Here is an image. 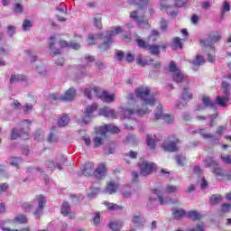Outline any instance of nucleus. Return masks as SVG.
<instances>
[{"label":"nucleus","mask_w":231,"mask_h":231,"mask_svg":"<svg viewBox=\"0 0 231 231\" xmlns=\"http://www.w3.org/2000/svg\"><path fill=\"white\" fill-rule=\"evenodd\" d=\"M136 98L141 100V107L136 110L126 109L125 110V115L126 116H133V115H137V116H144L151 113V107L156 106V98L153 96H151V88L145 86H140L134 90Z\"/></svg>","instance_id":"1"},{"label":"nucleus","mask_w":231,"mask_h":231,"mask_svg":"<svg viewBox=\"0 0 231 231\" xmlns=\"http://www.w3.org/2000/svg\"><path fill=\"white\" fill-rule=\"evenodd\" d=\"M168 69L171 73L173 82H176L177 84H181L182 82L186 86L190 84V80L185 74H183V72H181V69H179L176 61L171 60L168 65Z\"/></svg>","instance_id":"2"},{"label":"nucleus","mask_w":231,"mask_h":231,"mask_svg":"<svg viewBox=\"0 0 231 231\" xmlns=\"http://www.w3.org/2000/svg\"><path fill=\"white\" fill-rule=\"evenodd\" d=\"M91 93H94V97H97V98H101L103 102H106L107 104H111V102L115 101V94H109L107 91H101L98 87H95L91 89H86L85 90V97L87 98H93V96H91Z\"/></svg>","instance_id":"3"},{"label":"nucleus","mask_w":231,"mask_h":231,"mask_svg":"<svg viewBox=\"0 0 231 231\" xmlns=\"http://www.w3.org/2000/svg\"><path fill=\"white\" fill-rule=\"evenodd\" d=\"M32 125V121L29 119H24L20 123V132H17V128H13L11 132V140H17V138H23V140H28L30 133V126Z\"/></svg>","instance_id":"4"},{"label":"nucleus","mask_w":231,"mask_h":231,"mask_svg":"<svg viewBox=\"0 0 231 231\" xmlns=\"http://www.w3.org/2000/svg\"><path fill=\"white\" fill-rule=\"evenodd\" d=\"M135 42L141 50H145L150 53V55H160V48L165 51L167 49V44H163L162 46L156 45V44H151L149 42L142 39V38H137L135 40Z\"/></svg>","instance_id":"5"},{"label":"nucleus","mask_w":231,"mask_h":231,"mask_svg":"<svg viewBox=\"0 0 231 231\" xmlns=\"http://www.w3.org/2000/svg\"><path fill=\"white\" fill-rule=\"evenodd\" d=\"M122 33V27H113L112 30L106 32V36L105 37L104 42L98 46V50L101 52L107 51L108 48H111L113 44V37Z\"/></svg>","instance_id":"6"},{"label":"nucleus","mask_w":231,"mask_h":231,"mask_svg":"<svg viewBox=\"0 0 231 231\" xmlns=\"http://www.w3.org/2000/svg\"><path fill=\"white\" fill-rule=\"evenodd\" d=\"M178 143H181V140L176 137V135H171L163 142L162 147L166 152H178L180 151Z\"/></svg>","instance_id":"7"},{"label":"nucleus","mask_w":231,"mask_h":231,"mask_svg":"<svg viewBox=\"0 0 231 231\" xmlns=\"http://www.w3.org/2000/svg\"><path fill=\"white\" fill-rule=\"evenodd\" d=\"M76 90L74 88H69L66 92L65 95L62 96L60 93H55V94H51L49 95L48 98L51 100V102H64V101H69L73 100L75 98L76 95Z\"/></svg>","instance_id":"8"},{"label":"nucleus","mask_w":231,"mask_h":231,"mask_svg":"<svg viewBox=\"0 0 231 231\" xmlns=\"http://www.w3.org/2000/svg\"><path fill=\"white\" fill-rule=\"evenodd\" d=\"M204 167H206L207 169H211V172H213V174L217 178H225V170L221 168L217 161H215V160L205 161Z\"/></svg>","instance_id":"9"},{"label":"nucleus","mask_w":231,"mask_h":231,"mask_svg":"<svg viewBox=\"0 0 231 231\" xmlns=\"http://www.w3.org/2000/svg\"><path fill=\"white\" fill-rule=\"evenodd\" d=\"M141 176H149L154 172V163L146 161H140L138 162Z\"/></svg>","instance_id":"10"},{"label":"nucleus","mask_w":231,"mask_h":231,"mask_svg":"<svg viewBox=\"0 0 231 231\" xmlns=\"http://www.w3.org/2000/svg\"><path fill=\"white\" fill-rule=\"evenodd\" d=\"M228 88H230V83L224 81L222 83V88L226 97H217L216 98V102L218 106H220V107H226V104L228 103V97H230V90H228Z\"/></svg>","instance_id":"11"},{"label":"nucleus","mask_w":231,"mask_h":231,"mask_svg":"<svg viewBox=\"0 0 231 231\" xmlns=\"http://www.w3.org/2000/svg\"><path fill=\"white\" fill-rule=\"evenodd\" d=\"M97 109H98V106L95 103L88 106L82 119L79 120V124H89V122L93 120V113L97 111Z\"/></svg>","instance_id":"12"},{"label":"nucleus","mask_w":231,"mask_h":231,"mask_svg":"<svg viewBox=\"0 0 231 231\" xmlns=\"http://www.w3.org/2000/svg\"><path fill=\"white\" fill-rule=\"evenodd\" d=\"M199 44L203 47V52L208 54V62H214L216 60V50H214V46L203 41H199Z\"/></svg>","instance_id":"13"},{"label":"nucleus","mask_w":231,"mask_h":231,"mask_svg":"<svg viewBox=\"0 0 231 231\" xmlns=\"http://www.w3.org/2000/svg\"><path fill=\"white\" fill-rule=\"evenodd\" d=\"M157 109L159 112L155 113V120H163L166 124H172L174 120L172 116L163 114V106L162 105H159Z\"/></svg>","instance_id":"14"},{"label":"nucleus","mask_w":231,"mask_h":231,"mask_svg":"<svg viewBox=\"0 0 231 231\" xmlns=\"http://www.w3.org/2000/svg\"><path fill=\"white\" fill-rule=\"evenodd\" d=\"M208 40H199V41L206 42V44H210L211 46H214L216 42H219V41H221V39L223 38L219 31H211L208 33Z\"/></svg>","instance_id":"15"},{"label":"nucleus","mask_w":231,"mask_h":231,"mask_svg":"<svg viewBox=\"0 0 231 231\" xmlns=\"http://www.w3.org/2000/svg\"><path fill=\"white\" fill-rule=\"evenodd\" d=\"M94 176L97 180H104L107 176V166H106V163L102 162L97 166L94 170Z\"/></svg>","instance_id":"16"},{"label":"nucleus","mask_w":231,"mask_h":231,"mask_svg":"<svg viewBox=\"0 0 231 231\" xmlns=\"http://www.w3.org/2000/svg\"><path fill=\"white\" fill-rule=\"evenodd\" d=\"M36 198L38 200V209H36L33 214L37 217V219H40L41 216H42V213L44 212L46 198L42 195H38Z\"/></svg>","instance_id":"17"},{"label":"nucleus","mask_w":231,"mask_h":231,"mask_svg":"<svg viewBox=\"0 0 231 231\" xmlns=\"http://www.w3.org/2000/svg\"><path fill=\"white\" fill-rule=\"evenodd\" d=\"M70 211L71 206H69V203L68 201H64L60 207L61 215L64 216V217L69 216V219H75L76 214Z\"/></svg>","instance_id":"18"},{"label":"nucleus","mask_w":231,"mask_h":231,"mask_svg":"<svg viewBox=\"0 0 231 231\" xmlns=\"http://www.w3.org/2000/svg\"><path fill=\"white\" fill-rule=\"evenodd\" d=\"M107 138V135L105 133L100 132V126L96 129V136L93 139L94 147H100L102 145V142Z\"/></svg>","instance_id":"19"},{"label":"nucleus","mask_w":231,"mask_h":231,"mask_svg":"<svg viewBox=\"0 0 231 231\" xmlns=\"http://www.w3.org/2000/svg\"><path fill=\"white\" fill-rule=\"evenodd\" d=\"M199 134L204 138V140H211V146L219 145V139L212 134H207L205 129L199 130Z\"/></svg>","instance_id":"20"},{"label":"nucleus","mask_w":231,"mask_h":231,"mask_svg":"<svg viewBox=\"0 0 231 231\" xmlns=\"http://www.w3.org/2000/svg\"><path fill=\"white\" fill-rule=\"evenodd\" d=\"M99 115L106 118H116L118 116V112L109 108L108 106H104L99 110Z\"/></svg>","instance_id":"21"},{"label":"nucleus","mask_w":231,"mask_h":231,"mask_svg":"<svg viewBox=\"0 0 231 231\" xmlns=\"http://www.w3.org/2000/svg\"><path fill=\"white\" fill-rule=\"evenodd\" d=\"M100 133H105L107 136L108 133H111L112 134L120 133V128L116 125H104L103 126H99Z\"/></svg>","instance_id":"22"},{"label":"nucleus","mask_w":231,"mask_h":231,"mask_svg":"<svg viewBox=\"0 0 231 231\" xmlns=\"http://www.w3.org/2000/svg\"><path fill=\"white\" fill-rule=\"evenodd\" d=\"M130 17L133 19V21H135L138 24V26H141V24H145L146 20L144 15H138V11H133L130 13Z\"/></svg>","instance_id":"23"},{"label":"nucleus","mask_w":231,"mask_h":231,"mask_svg":"<svg viewBox=\"0 0 231 231\" xmlns=\"http://www.w3.org/2000/svg\"><path fill=\"white\" fill-rule=\"evenodd\" d=\"M95 172V164L93 162H87L83 166L82 174L84 176H92Z\"/></svg>","instance_id":"24"},{"label":"nucleus","mask_w":231,"mask_h":231,"mask_svg":"<svg viewBox=\"0 0 231 231\" xmlns=\"http://www.w3.org/2000/svg\"><path fill=\"white\" fill-rule=\"evenodd\" d=\"M172 217L177 221H180V219H183L184 216L187 215V211L183 208H172L171 209Z\"/></svg>","instance_id":"25"},{"label":"nucleus","mask_w":231,"mask_h":231,"mask_svg":"<svg viewBox=\"0 0 231 231\" xmlns=\"http://www.w3.org/2000/svg\"><path fill=\"white\" fill-rule=\"evenodd\" d=\"M190 62L192 64V69L194 71H196L202 64H205L206 60L203 56L198 54L196 58Z\"/></svg>","instance_id":"26"},{"label":"nucleus","mask_w":231,"mask_h":231,"mask_svg":"<svg viewBox=\"0 0 231 231\" xmlns=\"http://www.w3.org/2000/svg\"><path fill=\"white\" fill-rule=\"evenodd\" d=\"M158 142H160V140L156 138V135L152 137V134H147L146 143L149 149H151L152 151H154V149H156V143Z\"/></svg>","instance_id":"27"},{"label":"nucleus","mask_w":231,"mask_h":231,"mask_svg":"<svg viewBox=\"0 0 231 231\" xmlns=\"http://www.w3.org/2000/svg\"><path fill=\"white\" fill-rule=\"evenodd\" d=\"M118 190V184L115 183L114 181H110L106 183V187L105 189V192L106 194H116Z\"/></svg>","instance_id":"28"},{"label":"nucleus","mask_w":231,"mask_h":231,"mask_svg":"<svg viewBox=\"0 0 231 231\" xmlns=\"http://www.w3.org/2000/svg\"><path fill=\"white\" fill-rule=\"evenodd\" d=\"M130 5L137 6L138 10H144L145 6L149 5V0H132L130 1Z\"/></svg>","instance_id":"29"},{"label":"nucleus","mask_w":231,"mask_h":231,"mask_svg":"<svg viewBox=\"0 0 231 231\" xmlns=\"http://www.w3.org/2000/svg\"><path fill=\"white\" fill-rule=\"evenodd\" d=\"M186 217L189 219H191L192 221H199L201 217H203V215L199 214V212L196 210H191L189 212H186Z\"/></svg>","instance_id":"30"},{"label":"nucleus","mask_w":231,"mask_h":231,"mask_svg":"<svg viewBox=\"0 0 231 231\" xmlns=\"http://www.w3.org/2000/svg\"><path fill=\"white\" fill-rule=\"evenodd\" d=\"M28 80V78L23 74H13L10 78V83L14 84V82H26Z\"/></svg>","instance_id":"31"},{"label":"nucleus","mask_w":231,"mask_h":231,"mask_svg":"<svg viewBox=\"0 0 231 231\" xmlns=\"http://www.w3.org/2000/svg\"><path fill=\"white\" fill-rule=\"evenodd\" d=\"M221 201H223V196H221L219 194H213L209 198V203L213 207L216 205H219V203H221Z\"/></svg>","instance_id":"32"},{"label":"nucleus","mask_w":231,"mask_h":231,"mask_svg":"<svg viewBox=\"0 0 231 231\" xmlns=\"http://www.w3.org/2000/svg\"><path fill=\"white\" fill-rule=\"evenodd\" d=\"M102 40L104 39V36L102 35V33L99 34H90L88 36V42L89 44V46H93V44H97V40Z\"/></svg>","instance_id":"33"},{"label":"nucleus","mask_w":231,"mask_h":231,"mask_svg":"<svg viewBox=\"0 0 231 231\" xmlns=\"http://www.w3.org/2000/svg\"><path fill=\"white\" fill-rule=\"evenodd\" d=\"M103 205H105V207H106L107 210H122V208H124V207L118 205V204H115V203H110L109 201L106 200L103 202Z\"/></svg>","instance_id":"34"},{"label":"nucleus","mask_w":231,"mask_h":231,"mask_svg":"<svg viewBox=\"0 0 231 231\" xmlns=\"http://www.w3.org/2000/svg\"><path fill=\"white\" fill-rule=\"evenodd\" d=\"M55 36H51V42H50V49L51 50V55H53L54 57L56 55H60V53H62V51H60V49H55Z\"/></svg>","instance_id":"35"},{"label":"nucleus","mask_w":231,"mask_h":231,"mask_svg":"<svg viewBox=\"0 0 231 231\" xmlns=\"http://www.w3.org/2000/svg\"><path fill=\"white\" fill-rule=\"evenodd\" d=\"M182 50L183 49V42H181V38L175 37L172 41V49L173 50Z\"/></svg>","instance_id":"36"},{"label":"nucleus","mask_w":231,"mask_h":231,"mask_svg":"<svg viewBox=\"0 0 231 231\" xmlns=\"http://www.w3.org/2000/svg\"><path fill=\"white\" fill-rule=\"evenodd\" d=\"M13 223H19V225H26L28 223V217L25 215H18L13 220Z\"/></svg>","instance_id":"37"},{"label":"nucleus","mask_w":231,"mask_h":231,"mask_svg":"<svg viewBox=\"0 0 231 231\" xmlns=\"http://www.w3.org/2000/svg\"><path fill=\"white\" fill-rule=\"evenodd\" d=\"M202 102H203L204 106H206V107H211L212 109H214V107H216V103H214V101L210 100V97H208V96L202 97Z\"/></svg>","instance_id":"38"},{"label":"nucleus","mask_w":231,"mask_h":231,"mask_svg":"<svg viewBox=\"0 0 231 231\" xmlns=\"http://www.w3.org/2000/svg\"><path fill=\"white\" fill-rule=\"evenodd\" d=\"M69 124V117H68V115L64 114L59 120H58V125L60 127H66V125Z\"/></svg>","instance_id":"39"},{"label":"nucleus","mask_w":231,"mask_h":231,"mask_svg":"<svg viewBox=\"0 0 231 231\" xmlns=\"http://www.w3.org/2000/svg\"><path fill=\"white\" fill-rule=\"evenodd\" d=\"M182 99L183 100H192V92L190 91V88H183Z\"/></svg>","instance_id":"40"},{"label":"nucleus","mask_w":231,"mask_h":231,"mask_svg":"<svg viewBox=\"0 0 231 231\" xmlns=\"http://www.w3.org/2000/svg\"><path fill=\"white\" fill-rule=\"evenodd\" d=\"M151 39L153 41V42L158 41V39H160V32H158V30H152L147 40L151 41Z\"/></svg>","instance_id":"41"},{"label":"nucleus","mask_w":231,"mask_h":231,"mask_svg":"<svg viewBox=\"0 0 231 231\" xmlns=\"http://www.w3.org/2000/svg\"><path fill=\"white\" fill-rule=\"evenodd\" d=\"M176 162L180 167H183V165H185V162H187V157L183 154H179L176 156Z\"/></svg>","instance_id":"42"},{"label":"nucleus","mask_w":231,"mask_h":231,"mask_svg":"<svg viewBox=\"0 0 231 231\" xmlns=\"http://www.w3.org/2000/svg\"><path fill=\"white\" fill-rule=\"evenodd\" d=\"M231 210V204L230 203H223L220 207L221 214H228Z\"/></svg>","instance_id":"43"},{"label":"nucleus","mask_w":231,"mask_h":231,"mask_svg":"<svg viewBox=\"0 0 231 231\" xmlns=\"http://www.w3.org/2000/svg\"><path fill=\"white\" fill-rule=\"evenodd\" d=\"M94 24L96 28L102 30V16L97 15L94 17Z\"/></svg>","instance_id":"44"},{"label":"nucleus","mask_w":231,"mask_h":231,"mask_svg":"<svg viewBox=\"0 0 231 231\" xmlns=\"http://www.w3.org/2000/svg\"><path fill=\"white\" fill-rule=\"evenodd\" d=\"M23 162V159L14 157L11 160L10 165H13V167H15L16 169H19V165Z\"/></svg>","instance_id":"45"},{"label":"nucleus","mask_w":231,"mask_h":231,"mask_svg":"<svg viewBox=\"0 0 231 231\" xmlns=\"http://www.w3.org/2000/svg\"><path fill=\"white\" fill-rule=\"evenodd\" d=\"M109 228L113 231H120V228H122V224L119 222H111L109 224Z\"/></svg>","instance_id":"46"},{"label":"nucleus","mask_w":231,"mask_h":231,"mask_svg":"<svg viewBox=\"0 0 231 231\" xmlns=\"http://www.w3.org/2000/svg\"><path fill=\"white\" fill-rule=\"evenodd\" d=\"M220 158L226 165H231V155H228L226 153H222L220 155Z\"/></svg>","instance_id":"47"},{"label":"nucleus","mask_w":231,"mask_h":231,"mask_svg":"<svg viewBox=\"0 0 231 231\" xmlns=\"http://www.w3.org/2000/svg\"><path fill=\"white\" fill-rule=\"evenodd\" d=\"M136 61H137V65L142 66L143 68H144V66H147V64H149V61H147V60H143V58H142V55L137 56Z\"/></svg>","instance_id":"48"},{"label":"nucleus","mask_w":231,"mask_h":231,"mask_svg":"<svg viewBox=\"0 0 231 231\" xmlns=\"http://www.w3.org/2000/svg\"><path fill=\"white\" fill-rule=\"evenodd\" d=\"M178 190V187L171 185V184H167L166 185V191L168 194H174Z\"/></svg>","instance_id":"49"},{"label":"nucleus","mask_w":231,"mask_h":231,"mask_svg":"<svg viewBox=\"0 0 231 231\" xmlns=\"http://www.w3.org/2000/svg\"><path fill=\"white\" fill-rule=\"evenodd\" d=\"M32 24L30 20H24L23 23V32H28L32 28Z\"/></svg>","instance_id":"50"},{"label":"nucleus","mask_w":231,"mask_h":231,"mask_svg":"<svg viewBox=\"0 0 231 231\" xmlns=\"http://www.w3.org/2000/svg\"><path fill=\"white\" fill-rule=\"evenodd\" d=\"M187 0H176L173 4V6H176L177 8H181L187 5Z\"/></svg>","instance_id":"51"},{"label":"nucleus","mask_w":231,"mask_h":231,"mask_svg":"<svg viewBox=\"0 0 231 231\" xmlns=\"http://www.w3.org/2000/svg\"><path fill=\"white\" fill-rule=\"evenodd\" d=\"M13 11L15 14H22L23 13V5L20 3L15 4L14 7L13 8Z\"/></svg>","instance_id":"52"},{"label":"nucleus","mask_w":231,"mask_h":231,"mask_svg":"<svg viewBox=\"0 0 231 231\" xmlns=\"http://www.w3.org/2000/svg\"><path fill=\"white\" fill-rule=\"evenodd\" d=\"M200 189L202 190H205V189H208V181H207V179H205V177H203L202 180H201Z\"/></svg>","instance_id":"53"},{"label":"nucleus","mask_w":231,"mask_h":231,"mask_svg":"<svg viewBox=\"0 0 231 231\" xmlns=\"http://www.w3.org/2000/svg\"><path fill=\"white\" fill-rule=\"evenodd\" d=\"M36 71L39 75H45L46 74V68L42 65L36 66Z\"/></svg>","instance_id":"54"},{"label":"nucleus","mask_w":231,"mask_h":231,"mask_svg":"<svg viewBox=\"0 0 231 231\" xmlns=\"http://www.w3.org/2000/svg\"><path fill=\"white\" fill-rule=\"evenodd\" d=\"M11 107L14 109H21L23 107V105L18 100H14V102L11 104Z\"/></svg>","instance_id":"55"},{"label":"nucleus","mask_w":231,"mask_h":231,"mask_svg":"<svg viewBox=\"0 0 231 231\" xmlns=\"http://www.w3.org/2000/svg\"><path fill=\"white\" fill-rule=\"evenodd\" d=\"M9 185L8 183H0V194H2V192H6L9 189Z\"/></svg>","instance_id":"56"},{"label":"nucleus","mask_w":231,"mask_h":231,"mask_svg":"<svg viewBox=\"0 0 231 231\" xmlns=\"http://www.w3.org/2000/svg\"><path fill=\"white\" fill-rule=\"evenodd\" d=\"M116 57L118 59V60H124V57H125V54H124V51H116Z\"/></svg>","instance_id":"57"},{"label":"nucleus","mask_w":231,"mask_h":231,"mask_svg":"<svg viewBox=\"0 0 231 231\" xmlns=\"http://www.w3.org/2000/svg\"><path fill=\"white\" fill-rule=\"evenodd\" d=\"M45 166L47 167V169H55V162L52 160H48L45 162Z\"/></svg>","instance_id":"58"},{"label":"nucleus","mask_w":231,"mask_h":231,"mask_svg":"<svg viewBox=\"0 0 231 231\" xmlns=\"http://www.w3.org/2000/svg\"><path fill=\"white\" fill-rule=\"evenodd\" d=\"M158 199H159V201H160V203H161V205H167V203H171V199H163V197H162V196H158Z\"/></svg>","instance_id":"59"},{"label":"nucleus","mask_w":231,"mask_h":231,"mask_svg":"<svg viewBox=\"0 0 231 231\" xmlns=\"http://www.w3.org/2000/svg\"><path fill=\"white\" fill-rule=\"evenodd\" d=\"M3 231H30V226L23 227V228H22L20 230L19 229L12 230V229H10V227H4Z\"/></svg>","instance_id":"60"},{"label":"nucleus","mask_w":231,"mask_h":231,"mask_svg":"<svg viewBox=\"0 0 231 231\" xmlns=\"http://www.w3.org/2000/svg\"><path fill=\"white\" fill-rule=\"evenodd\" d=\"M167 26H168L167 20L162 19L161 20V30H162V32H165V30H167Z\"/></svg>","instance_id":"61"},{"label":"nucleus","mask_w":231,"mask_h":231,"mask_svg":"<svg viewBox=\"0 0 231 231\" xmlns=\"http://www.w3.org/2000/svg\"><path fill=\"white\" fill-rule=\"evenodd\" d=\"M32 109H33V105H28V104H26V105L23 106V111H24V114H25V115H28V113H30V111H32Z\"/></svg>","instance_id":"62"},{"label":"nucleus","mask_w":231,"mask_h":231,"mask_svg":"<svg viewBox=\"0 0 231 231\" xmlns=\"http://www.w3.org/2000/svg\"><path fill=\"white\" fill-rule=\"evenodd\" d=\"M125 60H126L127 62H134V55L132 54L131 52H128V53L126 54Z\"/></svg>","instance_id":"63"},{"label":"nucleus","mask_w":231,"mask_h":231,"mask_svg":"<svg viewBox=\"0 0 231 231\" xmlns=\"http://www.w3.org/2000/svg\"><path fill=\"white\" fill-rule=\"evenodd\" d=\"M100 223V213H97V215L93 217V224L98 225Z\"/></svg>","instance_id":"64"}]
</instances>
